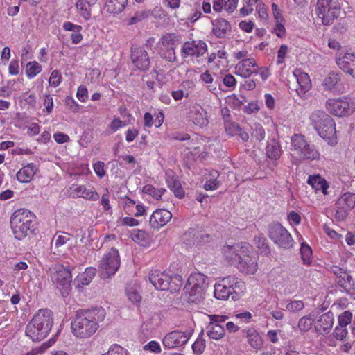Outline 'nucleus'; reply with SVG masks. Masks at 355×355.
<instances>
[{
	"mask_svg": "<svg viewBox=\"0 0 355 355\" xmlns=\"http://www.w3.org/2000/svg\"><path fill=\"white\" fill-rule=\"evenodd\" d=\"M307 183L315 191H322L323 194H327L329 184L326 180L320 175H310L308 178Z\"/></svg>",
	"mask_w": 355,
	"mask_h": 355,
	"instance_id": "29",
	"label": "nucleus"
},
{
	"mask_svg": "<svg viewBox=\"0 0 355 355\" xmlns=\"http://www.w3.org/2000/svg\"><path fill=\"white\" fill-rule=\"evenodd\" d=\"M189 117L190 121L200 127L206 126L209 123L207 113L202 107H193L191 109Z\"/></svg>",
	"mask_w": 355,
	"mask_h": 355,
	"instance_id": "27",
	"label": "nucleus"
},
{
	"mask_svg": "<svg viewBox=\"0 0 355 355\" xmlns=\"http://www.w3.org/2000/svg\"><path fill=\"white\" fill-rule=\"evenodd\" d=\"M206 281L207 277L201 272H194L189 275L184 286L189 302L198 303L202 300L207 286Z\"/></svg>",
	"mask_w": 355,
	"mask_h": 355,
	"instance_id": "6",
	"label": "nucleus"
},
{
	"mask_svg": "<svg viewBox=\"0 0 355 355\" xmlns=\"http://www.w3.org/2000/svg\"><path fill=\"white\" fill-rule=\"evenodd\" d=\"M300 254L304 264L310 265L311 263L312 249L304 242L301 243Z\"/></svg>",
	"mask_w": 355,
	"mask_h": 355,
	"instance_id": "45",
	"label": "nucleus"
},
{
	"mask_svg": "<svg viewBox=\"0 0 355 355\" xmlns=\"http://www.w3.org/2000/svg\"><path fill=\"white\" fill-rule=\"evenodd\" d=\"M251 245L247 242L225 244L221 248V255L223 261L227 264L236 266L243 256L251 252Z\"/></svg>",
	"mask_w": 355,
	"mask_h": 355,
	"instance_id": "8",
	"label": "nucleus"
},
{
	"mask_svg": "<svg viewBox=\"0 0 355 355\" xmlns=\"http://www.w3.org/2000/svg\"><path fill=\"white\" fill-rule=\"evenodd\" d=\"M347 334V330L345 327L339 326L336 327L334 331V337L337 340H343L346 337Z\"/></svg>",
	"mask_w": 355,
	"mask_h": 355,
	"instance_id": "61",
	"label": "nucleus"
},
{
	"mask_svg": "<svg viewBox=\"0 0 355 355\" xmlns=\"http://www.w3.org/2000/svg\"><path fill=\"white\" fill-rule=\"evenodd\" d=\"M166 182L168 187L178 198L182 199L184 197V190L182 188V184L177 176L168 177Z\"/></svg>",
	"mask_w": 355,
	"mask_h": 355,
	"instance_id": "31",
	"label": "nucleus"
},
{
	"mask_svg": "<svg viewBox=\"0 0 355 355\" xmlns=\"http://www.w3.org/2000/svg\"><path fill=\"white\" fill-rule=\"evenodd\" d=\"M101 355H130L128 351L118 344H112L108 351Z\"/></svg>",
	"mask_w": 355,
	"mask_h": 355,
	"instance_id": "47",
	"label": "nucleus"
},
{
	"mask_svg": "<svg viewBox=\"0 0 355 355\" xmlns=\"http://www.w3.org/2000/svg\"><path fill=\"white\" fill-rule=\"evenodd\" d=\"M352 315L349 311H345L338 318V322L340 326L346 327L350 323Z\"/></svg>",
	"mask_w": 355,
	"mask_h": 355,
	"instance_id": "60",
	"label": "nucleus"
},
{
	"mask_svg": "<svg viewBox=\"0 0 355 355\" xmlns=\"http://www.w3.org/2000/svg\"><path fill=\"white\" fill-rule=\"evenodd\" d=\"M240 128L241 126L236 123L226 122L225 123V132L231 137L236 136V133L238 130H240Z\"/></svg>",
	"mask_w": 355,
	"mask_h": 355,
	"instance_id": "51",
	"label": "nucleus"
},
{
	"mask_svg": "<svg viewBox=\"0 0 355 355\" xmlns=\"http://www.w3.org/2000/svg\"><path fill=\"white\" fill-rule=\"evenodd\" d=\"M53 324L51 311L47 309L38 310L26 327V335L33 341L38 342L46 338Z\"/></svg>",
	"mask_w": 355,
	"mask_h": 355,
	"instance_id": "2",
	"label": "nucleus"
},
{
	"mask_svg": "<svg viewBox=\"0 0 355 355\" xmlns=\"http://www.w3.org/2000/svg\"><path fill=\"white\" fill-rule=\"evenodd\" d=\"M316 13L324 25L331 24L341 14L337 0H318Z\"/></svg>",
	"mask_w": 355,
	"mask_h": 355,
	"instance_id": "9",
	"label": "nucleus"
},
{
	"mask_svg": "<svg viewBox=\"0 0 355 355\" xmlns=\"http://www.w3.org/2000/svg\"><path fill=\"white\" fill-rule=\"evenodd\" d=\"M313 320L309 317H302L298 322L297 327L301 331H307L312 326Z\"/></svg>",
	"mask_w": 355,
	"mask_h": 355,
	"instance_id": "50",
	"label": "nucleus"
},
{
	"mask_svg": "<svg viewBox=\"0 0 355 355\" xmlns=\"http://www.w3.org/2000/svg\"><path fill=\"white\" fill-rule=\"evenodd\" d=\"M189 334L180 331H173L166 334L163 340V345L168 349L182 346L187 343Z\"/></svg>",
	"mask_w": 355,
	"mask_h": 355,
	"instance_id": "16",
	"label": "nucleus"
},
{
	"mask_svg": "<svg viewBox=\"0 0 355 355\" xmlns=\"http://www.w3.org/2000/svg\"><path fill=\"white\" fill-rule=\"evenodd\" d=\"M128 300L134 304H138L141 302V297L139 293L133 289H129L126 291Z\"/></svg>",
	"mask_w": 355,
	"mask_h": 355,
	"instance_id": "53",
	"label": "nucleus"
},
{
	"mask_svg": "<svg viewBox=\"0 0 355 355\" xmlns=\"http://www.w3.org/2000/svg\"><path fill=\"white\" fill-rule=\"evenodd\" d=\"M52 280L58 287L67 289L71 286L72 280L71 270L62 265L58 266L52 276Z\"/></svg>",
	"mask_w": 355,
	"mask_h": 355,
	"instance_id": "18",
	"label": "nucleus"
},
{
	"mask_svg": "<svg viewBox=\"0 0 355 355\" xmlns=\"http://www.w3.org/2000/svg\"><path fill=\"white\" fill-rule=\"evenodd\" d=\"M246 336L248 343L254 349H259L262 346V339L255 329H248Z\"/></svg>",
	"mask_w": 355,
	"mask_h": 355,
	"instance_id": "36",
	"label": "nucleus"
},
{
	"mask_svg": "<svg viewBox=\"0 0 355 355\" xmlns=\"http://www.w3.org/2000/svg\"><path fill=\"white\" fill-rule=\"evenodd\" d=\"M235 73L242 78H249L258 73V64L253 58L239 61L235 66Z\"/></svg>",
	"mask_w": 355,
	"mask_h": 355,
	"instance_id": "17",
	"label": "nucleus"
},
{
	"mask_svg": "<svg viewBox=\"0 0 355 355\" xmlns=\"http://www.w3.org/2000/svg\"><path fill=\"white\" fill-rule=\"evenodd\" d=\"M131 239L141 246L147 247L150 244L148 234L142 230L135 229L131 232Z\"/></svg>",
	"mask_w": 355,
	"mask_h": 355,
	"instance_id": "33",
	"label": "nucleus"
},
{
	"mask_svg": "<svg viewBox=\"0 0 355 355\" xmlns=\"http://www.w3.org/2000/svg\"><path fill=\"white\" fill-rule=\"evenodd\" d=\"M96 273V269L94 267H87L85 271L78 276V281L82 285H88Z\"/></svg>",
	"mask_w": 355,
	"mask_h": 355,
	"instance_id": "42",
	"label": "nucleus"
},
{
	"mask_svg": "<svg viewBox=\"0 0 355 355\" xmlns=\"http://www.w3.org/2000/svg\"><path fill=\"white\" fill-rule=\"evenodd\" d=\"M37 171L38 168L35 164L28 163L17 171L16 178L21 183H29L33 180Z\"/></svg>",
	"mask_w": 355,
	"mask_h": 355,
	"instance_id": "23",
	"label": "nucleus"
},
{
	"mask_svg": "<svg viewBox=\"0 0 355 355\" xmlns=\"http://www.w3.org/2000/svg\"><path fill=\"white\" fill-rule=\"evenodd\" d=\"M259 108L257 101H252L245 106L243 112L248 114H250L252 113H257L259 110Z\"/></svg>",
	"mask_w": 355,
	"mask_h": 355,
	"instance_id": "62",
	"label": "nucleus"
},
{
	"mask_svg": "<svg viewBox=\"0 0 355 355\" xmlns=\"http://www.w3.org/2000/svg\"><path fill=\"white\" fill-rule=\"evenodd\" d=\"M205 349V340L202 338H198L192 345L193 353L199 355L201 354Z\"/></svg>",
	"mask_w": 355,
	"mask_h": 355,
	"instance_id": "52",
	"label": "nucleus"
},
{
	"mask_svg": "<svg viewBox=\"0 0 355 355\" xmlns=\"http://www.w3.org/2000/svg\"><path fill=\"white\" fill-rule=\"evenodd\" d=\"M336 211L335 217L338 220H344L349 214V210L336 203Z\"/></svg>",
	"mask_w": 355,
	"mask_h": 355,
	"instance_id": "59",
	"label": "nucleus"
},
{
	"mask_svg": "<svg viewBox=\"0 0 355 355\" xmlns=\"http://www.w3.org/2000/svg\"><path fill=\"white\" fill-rule=\"evenodd\" d=\"M325 108L335 116H348L355 112V99L346 96L329 98L326 101Z\"/></svg>",
	"mask_w": 355,
	"mask_h": 355,
	"instance_id": "7",
	"label": "nucleus"
},
{
	"mask_svg": "<svg viewBox=\"0 0 355 355\" xmlns=\"http://www.w3.org/2000/svg\"><path fill=\"white\" fill-rule=\"evenodd\" d=\"M207 51V45L201 40H191L185 42L181 48L180 53L182 58L188 57L199 58Z\"/></svg>",
	"mask_w": 355,
	"mask_h": 355,
	"instance_id": "12",
	"label": "nucleus"
},
{
	"mask_svg": "<svg viewBox=\"0 0 355 355\" xmlns=\"http://www.w3.org/2000/svg\"><path fill=\"white\" fill-rule=\"evenodd\" d=\"M100 202L104 211H109L112 209L110 204V194L107 189H106V192L102 195Z\"/></svg>",
	"mask_w": 355,
	"mask_h": 355,
	"instance_id": "56",
	"label": "nucleus"
},
{
	"mask_svg": "<svg viewBox=\"0 0 355 355\" xmlns=\"http://www.w3.org/2000/svg\"><path fill=\"white\" fill-rule=\"evenodd\" d=\"M212 33L218 38L225 37L231 29L229 21L223 18H218L211 21Z\"/></svg>",
	"mask_w": 355,
	"mask_h": 355,
	"instance_id": "25",
	"label": "nucleus"
},
{
	"mask_svg": "<svg viewBox=\"0 0 355 355\" xmlns=\"http://www.w3.org/2000/svg\"><path fill=\"white\" fill-rule=\"evenodd\" d=\"M10 223L15 238L22 240L34 230L35 216L26 209H18L12 213Z\"/></svg>",
	"mask_w": 355,
	"mask_h": 355,
	"instance_id": "3",
	"label": "nucleus"
},
{
	"mask_svg": "<svg viewBox=\"0 0 355 355\" xmlns=\"http://www.w3.org/2000/svg\"><path fill=\"white\" fill-rule=\"evenodd\" d=\"M130 58L133 65L140 71H146L150 67V58L147 51L141 46L132 48Z\"/></svg>",
	"mask_w": 355,
	"mask_h": 355,
	"instance_id": "14",
	"label": "nucleus"
},
{
	"mask_svg": "<svg viewBox=\"0 0 355 355\" xmlns=\"http://www.w3.org/2000/svg\"><path fill=\"white\" fill-rule=\"evenodd\" d=\"M42 71V66L36 61L28 62L26 64V74L30 79L33 78Z\"/></svg>",
	"mask_w": 355,
	"mask_h": 355,
	"instance_id": "44",
	"label": "nucleus"
},
{
	"mask_svg": "<svg viewBox=\"0 0 355 355\" xmlns=\"http://www.w3.org/2000/svg\"><path fill=\"white\" fill-rule=\"evenodd\" d=\"M128 0H107L105 9L110 14H119L124 10Z\"/></svg>",
	"mask_w": 355,
	"mask_h": 355,
	"instance_id": "32",
	"label": "nucleus"
},
{
	"mask_svg": "<svg viewBox=\"0 0 355 355\" xmlns=\"http://www.w3.org/2000/svg\"><path fill=\"white\" fill-rule=\"evenodd\" d=\"M55 239V248H60L64 245L67 241L70 240L69 234H66V235L62 234H55L54 236Z\"/></svg>",
	"mask_w": 355,
	"mask_h": 355,
	"instance_id": "58",
	"label": "nucleus"
},
{
	"mask_svg": "<svg viewBox=\"0 0 355 355\" xmlns=\"http://www.w3.org/2000/svg\"><path fill=\"white\" fill-rule=\"evenodd\" d=\"M254 241L259 254L267 255L270 253V248L266 241V238L263 234H259L255 236Z\"/></svg>",
	"mask_w": 355,
	"mask_h": 355,
	"instance_id": "41",
	"label": "nucleus"
},
{
	"mask_svg": "<svg viewBox=\"0 0 355 355\" xmlns=\"http://www.w3.org/2000/svg\"><path fill=\"white\" fill-rule=\"evenodd\" d=\"M62 81V75L58 70H53L49 79V83L51 86L56 87Z\"/></svg>",
	"mask_w": 355,
	"mask_h": 355,
	"instance_id": "49",
	"label": "nucleus"
},
{
	"mask_svg": "<svg viewBox=\"0 0 355 355\" xmlns=\"http://www.w3.org/2000/svg\"><path fill=\"white\" fill-rule=\"evenodd\" d=\"M236 267L243 274L254 275L258 270L257 260L255 257H250V253H247L237 263Z\"/></svg>",
	"mask_w": 355,
	"mask_h": 355,
	"instance_id": "22",
	"label": "nucleus"
},
{
	"mask_svg": "<svg viewBox=\"0 0 355 355\" xmlns=\"http://www.w3.org/2000/svg\"><path fill=\"white\" fill-rule=\"evenodd\" d=\"M207 336L209 338L219 340L225 335V329L222 325H218L215 322H209L207 326Z\"/></svg>",
	"mask_w": 355,
	"mask_h": 355,
	"instance_id": "35",
	"label": "nucleus"
},
{
	"mask_svg": "<svg viewBox=\"0 0 355 355\" xmlns=\"http://www.w3.org/2000/svg\"><path fill=\"white\" fill-rule=\"evenodd\" d=\"M142 193L150 196L156 200H160L162 195L166 191L164 188H155L152 184H146L142 187Z\"/></svg>",
	"mask_w": 355,
	"mask_h": 355,
	"instance_id": "39",
	"label": "nucleus"
},
{
	"mask_svg": "<svg viewBox=\"0 0 355 355\" xmlns=\"http://www.w3.org/2000/svg\"><path fill=\"white\" fill-rule=\"evenodd\" d=\"M76 97L83 103H85L88 100V91L85 85H80L78 87L76 92Z\"/></svg>",
	"mask_w": 355,
	"mask_h": 355,
	"instance_id": "55",
	"label": "nucleus"
},
{
	"mask_svg": "<svg viewBox=\"0 0 355 355\" xmlns=\"http://www.w3.org/2000/svg\"><path fill=\"white\" fill-rule=\"evenodd\" d=\"M172 218V214L167 209H157L155 210L149 219V224L153 229L159 230L165 226Z\"/></svg>",
	"mask_w": 355,
	"mask_h": 355,
	"instance_id": "19",
	"label": "nucleus"
},
{
	"mask_svg": "<svg viewBox=\"0 0 355 355\" xmlns=\"http://www.w3.org/2000/svg\"><path fill=\"white\" fill-rule=\"evenodd\" d=\"M148 279L156 289L168 291L171 293L179 291L183 284L182 276L171 271L151 270Z\"/></svg>",
	"mask_w": 355,
	"mask_h": 355,
	"instance_id": "4",
	"label": "nucleus"
},
{
	"mask_svg": "<svg viewBox=\"0 0 355 355\" xmlns=\"http://www.w3.org/2000/svg\"><path fill=\"white\" fill-rule=\"evenodd\" d=\"M125 125L126 124L123 121L120 120L119 118L114 117V119L110 123L109 127H110V130H112V132H114L117 131L119 129H120L121 128L124 127Z\"/></svg>",
	"mask_w": 355,
	"mask_h": 355,
	"instance_id": "64",
	"label": "nucleus"
},
{
	"mask_svg": "<svg viewBox=\"0 0 355 355\" xmlns=\"http://www.w3.org/2000/svg\"><path fill=\"white\" fill-rule=\"evenodd\" d=\"M73 198H83L89 201H96L99 194L94 187L87 188L84 184H73L70 188Z\"/></svg>",
	"mask_w": 355,
	"mask_h": 355,
	"instance_id": "20",
	"label": "nucleus"
},
{
	"mask_svg": "<svg viewBox=\"0 0 355 355\" xmlns=\"http://www.w3.org/2000/svg\"><path fill=\"white\" fill-rule=\"evenodd\" d=\"M179 37L175 33H166L161 37L159 43L162 48L175 49L179 43Z\"/></svg>",
	"mask_w": 355,
	"mask_h": 355,
	"instance_id": "38",
	"label": "nucleus"
},
{
	"mask_svg": "<svg viewBox=\"0 0 355 355\" xmlns=\"http://www.w3.org/2000/svg\"><path fill=\"white\" fill-rule=\"evenodd\" d=\"M266 155L270 159H277L280 156V148L277 144L270 143L266 146Z\"/></svg>",
	"mask_w": 355,
	"mask_h": 355,
	"instance_id": "46",
	"label": "nucleus"
},
{
	"mask_svg": "<svg viewBox=\"0 0 355 355\" xmlns=\"http://www.w3.org/2000/svg\"><path fill=\"white\" fill-rule=\"evenodd\" d=\"M334 324L333 314L328 312L320 316L317 320L315 327L317 331L323 334H328Z\"/></svg>",
	"mask_w": 355,
	"mask_h": 355,
	"instance_id": "28",
	"label": "nucleus"
},
{
	"mask_svg": "<svg viewBox=\"0 0 355 355\" xmlns=\"http://www.w3.org/2000/svg\"><path fill=\"white\" fill-rule=\"evenodd\" d=\"M224 278L231 279L230 286H227V288L230 291L232 300L233 301L239 300L246 291L245 282L235 276H227Z\"/></svg>",
	"mask_w": 355,
	"mask_h": 355,
	"instance_id": "21",
	"label": "nucleus"
},
{
	"mask_svg": "<svg viewBox=\"0 0 355 355\" xmlns=\"http://www.w3.org/2000/svg\"><path fill=\"white\" fill-rule=\"evenodd\" d=\"M230 279L223 278L219 282L214 285V296L220 300H227L230 297L232 299L230 291L227 286H230Z\"/></svg>",
	"mask_w": 355,
	"mask_h": 355,
	"instance_id": "26",
	"label": "nucleus"
},
{
	"mask_svg": "<svg viewBox=\"0 0 355 355\" xmlns=\"http://www.w3.org/2000/svg\"><path fill=\"white\" fill-rule=\"evenodd\" d=\"M257 11L259 15V17L265 21L268 19V14L266 5L260 1L257 6Z\"/></svg>",
	"mask_w": 355,
	"mask_h": 355,
	"instance_id": "54",
	"label": "nucleus"
},
{
	"mask_svg": "<svg viewBox=\"0 0 355 355\" xmlns=\"http://www.w3.org/2000/svg\"><path fill=\"white\" fill-rule=\"evenodd\" d=\"M105 311L103 308L79 310L71 321V328L75 337L87 339L92 337L103 321Z\"/></svg>",
	"mask_w": 355,
	"mask_h": 355,
	"instance_id": "1",
	"label": "nucleus"
},
{
	"mask_svg": "<svg viewBox=\"0 0 355 355\" xmlns=\"http://www.w3.org/2000/svg\"><path fill=\"white\" fill-rule=\"evenodd\" d=\"M44 105L47 114H49L53 110V97L50 94H45L44 96Z\"/></svg>",
	"mask_w": 355,
	"mask_h": 355,
	"instance_id": "63",
	"label": "nucleus"
},
{
	"mask_svg": "<svg viewBox=\"0 0 355 355\" xmlns=\"http://www.w3.org/2000/svg\"><path fill=\"white\" fill-rule=\"evenodd\" d=\"M292 150L300 159L318 160L320 153L313 146H310L305 140L304 136L302 134H295L291 138Z\"/></svg>",
	"mask_w": 355,
	"mask_h": 355,
	"instance_id": "10",
	"label": "nucleus"
},
{
	"mask_svg": "<svg viewBox=\"0 0 355 355\" xmlns=\"http://www.w3.org/2000/svg\"><path fill=\"white\" fill-rule=\"evenodd\" d=\"M270 238L279 247L286 248L288 243V231L279 223H271L269 226Z\"/></svg>",
	"mask_w": 355,
	"mask_h": 355,
	"instance_id": "15",
	"label": "nucleus"
},
{
	"mask_svg": "<svg viewBox=\"0 0 355 355\" xmlns=\"http://www.w3.org/2000/svg\"><path fill=\"white\" fill-rule=\"evenodd\" d=\"M92 3L86 0H78L76 3L77 12L84 18L85 20L88 21L92 17L91 4Z\"/></svg>",
	"mask_w": 355,
	"mask_h": 355,
	"instance_id": "34",
	"label": "nucleus"
},
{
	"mask_svg": "<svg viewBox=\"0 0 355 355\" xmlns=\"http://www.w3.org/2000/svg\"><path fill=\"white\" fill-rule=\"evenodd\" d=\"M209 179L207 180L205 184L204 189L206 191H214L216 190L220 185V182L218 180L219 177V173L216 170H211L209 173Z\"/></svg>",
	"mask_w": 355,
	"mask_h": 355,
	"instance_id": "37",
	"label": "nucleus"
},
{
	"mask_svg": "<svg viewBox=\"0 0 355 355\" xmlns=\"http://www.w3.org/2000/svg\"><path fill=\"white\" fill-rule=\"evenodd\" d=\"M161 57L168 62H173L176 59L175 49L162 48L160 50Z\"/></svg>",
	"mask_w": 355,
	"mask_h": 355,
	"instance_id": "48",
	"label": "nucleus"
},
{
	"mask_svg": "<svg viewBox=\"0 0 355 355\" xmlns=\"http://www.w3.org/2000/svg\"><path fill=\"white\" fill-rule=\"evenodd\" d=\"M120 256L114 248L104 254L98 266L99 275L102 279H107L114 275L120 266Z\"/></svg>",
	"mask_w": 355,
	"mask_h": 355,
	"instance_id": "11",
	"label": "nucleus"
},
{
	"mask_svg": "<svg viewBox=\"0 0 355 355\" xmlns=\"http://www.w3.org/2000/svg\"><path fill=\"white\" fill-rule=\"evenodd\" d=\"M338 67L355 78V54L345 53L336 60Z\"/></svg>",
	"mask_w": 355,
	"mask_h": 355,
	"instance_id": "24",
	"label": "nucleus"
},
{
	"mask_svg": "<svg viewBox=\"0 0 355 355\" xmlns=\"http://www.w3.org/2000/svg\"><path fill=\"white\" fill-rule=\"evenodd\" d=\"M290 83L297 95L303 97L311 87V80L308 74L301 69H295L290 76Z\"/></svg>",
	"mask_w": 355,
	"mask_h": 355,
	"instance_id": "13",
	"label": "nucleus"
},
{
	"mask_svg": "<svg viewBox=\"0 0 355 355\" xmlns=\"http://www.w3.org/2000/svg\"><path fill=\"white\" fill-rule=\"evenodd\" d=\"M338 206H342L350 211L355 206V193H345L337 201Z\"/></svg>",
	"mask_w": 355,
	"mask_h": 355,
	"instance_id": "40",
	"label": "nucleus"
},
{
	"mask_svg": "<svg viewBox=\"0 0 355 355\" xmlns=\"http://www.w3.org/2000/svg\"><path fill=\"white\" fill-rule=\"evenodd\" d=\"M93 168L99 178H103L105 175V164L101 161H98L93 165Z\"/></svg>",
	"mask_w": 355,
	"mask_h": 355,
	"instance_id": "57",
	"label": "nucleus"
},
{
	"mask_svg": "<svg viewBox=\"0 0 355 355\" xmlns=\"http://www.w3.org/2000/svg\"><path fill=\"white\" fill-rule=\"evenodd\" d=\"M340 80V73L336 71H331L324 78L322 85L325 90L334 92L338 87V83Z\"/></svg>",
	"mask_w": 355,
	"mask_h": 355,
	"instance_id": "30",
	"label": "nucleus"
},
{
	"mask_svg": "<svg viewBox=\"0 0 355 355\" xmlns=\"http://www.w3.org/2000/svg\"><path fill=\"white\" fill-rule=\"evenodd\" d=\"M309 120L317 133L324 139H331L336 134V124L332 117L324 111L313 112Z\"/></svg>",
	"mask_w": 355,
	"mask_h": 355,
	"instance_id": "5",
	"label": "nucleus"
},
{
	"mask_svg": "<svg viewBox=\"0 0 355 355\" xmlns=\"http://www.w3.org/2000/svg\"><path fill=\"white\" fill-rule=\"evenodd\" d=\"M152 15V12L148 10H137L132 17L129 19L128 24L134 25L149 18Z\"/></svg>",
	"mask_w": 355,
	"mask_h": 355,
	"instance_id": "43",
	"label": "nucleus"
}]
</instances>
